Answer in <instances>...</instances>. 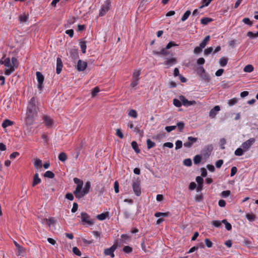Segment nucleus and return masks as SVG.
<instances>
[{"instance_id":"22","label":"nucleus","mask_w":258,"mask_h":258,"mask_svg":"<svg viewBox=\"0 0 258 258\" xmlns=\"http://www.w3.org/2000/svg\"><path fill=\"white\" fill-rule=\"evenodd\" d=\"M210 39V36L209 35L206 36L203 41L200 44V47L202 48H205Z\"/></svg>"},{"instance_id":"10","label":"nucleus","mask_w":258,"mask_h":258,"mask_svg":"<svg viewBox=\"0 0 258 258\" xmlns=\"http://www.w3.org/2000/svg\"><path fill=\"white\" fill-rule=\"evenodd\" d=\"M117 246L113 244L109 248H106L104 251V254L105 255H110L112 258L114 257V251L116 249Z\"/></svg>"},{"instance_id":"52","label":"nucleus","mask_w":258,"mask_h":258,"mask_svg":"<svg viewBox=\"0 0 258 258\" xmlns=\"http://www.w3.org/2000/svg\"><path fill=\"white\" fill-rule=\"evenodd\" d=\"M73 252L78 256L81 255V252L77 247H74L73 248Z\"/></svg>"},{"instance_id":"43","label":"nucleus","mask_w":258,"mask_h":258,"mask_svg":"<svg viewBox=\"0 0 258 258\" xmlns=\"http://www.w3.org/2000/svg\"><path fill=\"white\" fill-rule=\"evenodd\" d=\"M238 100L236 98H232L231 99H230L228 102V104L229 106H233L236 104L237 103Z\"/></svg>"},{"instance_id":"31","label":"nucleus","mask_w":258,"mask_h":258,"mask_svg":"<svg viewBox=\"0 0 258 258\" xmlns=\"http://www.w3.org/2000/svg\"><path fill=\"white\" fill-rule=\"evenodd\" d=\"M131 144L132 148L134 149L135 152L137 153H139L140 152V150L138 147L137 143L136 141H133Z\"/></svg>"},{"instance_id":"42","label":"nucleus","mask_w":258,"mask_h":258,"mask_svg":"<svg viewBox=\"0 0 258 258\" xmlns=\"http://www.w3.org/2000/svg\"><path fill=\"white\" fill-rule=\"evenodd\" d=\"M247 36L251 38H254L258 37V32L256 33H253L252 32L249 31L247 33Z\"/></svg>"},{"instance_id":"9","label":"nucleus","mask_w":258,"mask_h":258,"mask_svg":"<svg viewBox=\"0 0 258 258\" xmlns=\"http://www.w3.org/2000/svg\"><path fill=\"white\" fill-rule=\"evenodd\" d=\"M36 75L37 77V80L38 83V88L39 90H41L43 87V83L44 81V77L42 75V74L39 72H37Z\"/></svg>"},{"instance_id":"55","label":"nucleus","mask_w":258,"mask_h":258,"mask_svg":"<svg viewBox=\"0 0 258 258\" xmlns=\"http://www.w3.org/2000/svg\"><path fill=\"white\" fill-rule=\"evenodd\" d=\"M222 221L215 220L212 221V224L216 227H220L221 226Z\"/></svg>"},{"instance_id":"50","label":"nucleus","mask_w":258,"mask_h":258,"mask_svg":"<svg viewBox=\"0 0 258 258\" xmlns=\"http://www.w3.org/2000/svg\"><path fill=\"white\" fill-rule=\"evenodd\" d=\"M205 244L206 245V246L208 247V248H210L213 245V243L208 238H206L205 239Z\"/></svg>"},{"instance_id":"21","label":"nucleus","mask_w":258,"mask_h":258,"mask_svg":"<svg viewBox=\"0 0 258 258\" xmlns=\"http://www.w3.org/2000/svg\"><path fill=\"white\" fill-rule=\"evenodd\" d=\"M41 179L38 176V174L36 173L33 176L32 186H35L36 185L41 182Z\"/></svg>"},{"instance_id":"13","label":"nucleus","mask_w":258,"mask_h":258,"mask_svg":"<svg viewBox=\"0 0 258 258\" xmlns=\"http://www.w3.org/2000/svg\"><path fill=\"white\" fill-rule=\"evenodd\" d=\"M87 66L86 62L79 60L77 64V69L79 71H83L85 70Z\"/></svg>"},{"instance_id":"7","label":"nucleus","mask_w":258,"mask_h":258,"mask_svg":"<svg viewBox=\"0 0 258 258\" xmlns=\"http://www.w3.org/2000/svg\"><path fill=\"white\" fill-rule=\"evenodd\" d=\"M213 150L212 145L206 146L202 151V154L204 157H209Z\"/></svg>"},{"instance_id":"5","label":"nucleus","mask_w":258,"mask_h":258,"mask_svg":"<svg viewBox=\"0 0 258 258\" xmlns=\"http://www.w3.org/2000/svg\"><path fill=\"white\" fill-rule=\"evenodd\" d=\"M255 142V140L254 138H250L249 140L246 141L242 144L241 147L245 152H246L250 149Z\"/></svg>"},{"instance_id":"49","label":"nucleus","mask_w":258,"mask_h":258,"mask_svg":"<svg viewBox=\"0 0 258 258\" xmlns=\"http://www.w3.org/2000/svg\"><path fill=\"white\" fill-rule=\"evenodd\" d=\"M183 164L187 166H190L192 165V162L190 159H186L183 161Z\"/></svg>"},{"instance_id":"14","label":"nucleus","mask_w":258,"mask_h":258,"mask_svg":"<svg viewBox=\"0 0 258 258\" xmlns=\"http://www.w3.org/2000/svg\"><path fill=\"white\" fill-rule=\"evenodd\" d=\"M109 10V4L108 3L104 4L99 13V16H104Z\"/></svg>"},{"instance_id":"61","label":"nucleus","mask_w":258,"mask_h":258,"mask_svg":"<svg viewBox=\"0 0 258 258\" xmlns=\"http://www.w3.org/2000/svg\"><path fill=\"white\" fill-rule=\"evenodd\" d=\"M176 126L178 127L179 131H182V130H183V127H184V124L183 122H179L177 123V125Z\"/></svg>"},{"instance_id":"18","label":"nucleus","mask_w":258,"mask_h":258,"mask_svg":"<svg viewBox=\"0 0 258 258\" xmlns=\"http://www.w3.org/2000/svg\"><path fill=\"white\" fill-rule=\"evenodd\" d=\"M43 120L45 122V124L48 127H51L53 124V120L52 119L47 116H44L43 117Z\"/></svg>"},{"instance_id":"51","label":"nucleus","mask_w":258,"mask_h":258,"mask_svg":"<svg viewBox=\"0 0 258 258\" xmlns=\"http://www.w3.org/2000/svg\"><path fill=\"white\" fill-rule=\"evenodd\" d=\"M242 22L249 26H251L252 25V22L250 20V19L248 18H244L242 20Z\"/></svg>"},{"instance_id":"27","label":"nucleus","mask_w":258,"mask_h":258,"mask_svg":"<svg viewBox=\"0 0 258 258\" xmlns=\"http://www.w3.org/2000/svg\"><path fill=\"white\" fill-rule=\"evenodd\" d=\"M228 58L225 57H222L219 60V63L221 67H225L227 65L228 62Z\"/></svg>"},{"instance_id":"53","label":"nucleus","mask_w":258,"mask_h":258,"mask_svg":"<svg viewBox=\"0 0 258 258\" xmlns=\"http://www.w3.org/2000/svg\"><path fill=\"white\" fill-rule=\"evenodd\" d=\"M213 48L212 47H208L207 48V49H206L204 51V54L205 55H209L210 53H212V52L213 51Z\"/></svg>"},{"instance_id":"37","label":"nucleus","mask_w":258,"mask_h":258,"mask_svg":"<svg viewBox=\"0 0 258 258\" xmlns=\"http://www.w3.org/2000/svg\"><path fill=\"white\" fill-rule=\"evenodd\" d=\"M202 160L201 155H197L194 158V162L195 164H198L200 163Z\"/></svg>"},{"instance_id":"28","label":"nucleus","mask_w":258,"mask_h":258,"mask_svg":"<svg viewBox=\"0 0 258 258\" xmlns=\"http://www.w3.org/2000/svg\"><path fill=\"white\" fill-rule=\"evenodd\" d=\"M80 46L81 48V50L83 53H86V50L87 48L86 42L85 41H81L80 42Z\"/></svg>"},{"instance_id":"36","label":"nucleus","mask_w":258,"mask_h":258,"mask_svg":"<svg viewBox=\"0 0 258 258\" xmlns=\"http://www.w3.org/2000/svg\"><path fill=\"white\" fill-rule=\"evenodd\" d=\"M45 177L53 178L54 177V174L51 171H47L44 174Z\"/></svg>"},{"instance_id":"48","label":"nucleus","mask_w":258,"mask_h":258,"mask_svg":"<svg viewBox=\"0 0 258 258\" xmlns=\"http://www.w3.org/2000/svg\"><path fill=\"white\" fill-rule=\"evenodd\" d=\"M182 146V142L180 140H177L175 143V149H180Z\"/></svg>"},{"instance_id":"60","label":"nucleus","mask_w":258,"mask_h":258,"mask_svg":"<svg viewBox=\"0 0 258 258\" xmlns=\"http://www.w3.org/2000/svg\"><path fill=\"white\" fill-rule=\"evenodd\" d=\"M176 126L172 125V126H167L165 127V130L169 133L171 131L175 130L176 128Z\"/></svg>"},{"instance_id":"24","label":"nucleus","mask_w":258,"mask_h":258,"mask_svg":"<svg viewBox=\"0 0 258 258\" xmlns=\"http://www.w3.org/2000/svg\"><path fill=\"white\" fill-rule=\"evenodd\" d=\"M16 249L17 250V254L18 255H23L25 253V248L20 245L18 246L17 247H16Z\"/></svg>"},{"instance_id":"17","label":"nucleus","mask_w":258,"mask_h":258,"mask_svg":"<svg viewBox=\"0 0 258 258\" xmlns=\"http://www.w3.org/2000/svg\"><path fill=\"white\" fill-rule=\"evenodd\" d=\"M42 223L43 224H46L48 226L54 225L55 223V220L53 218H50L49 219L44 218L42 219Z\"/></svg>"},{"instance_id":"12","label":"nucleus","mask_w":258,"mask_h":258,"mask_svg":"<svg viewBox=\"0 0 258 258\" xmlns=\"http://www.w3.org/2000/svg\"><path fill=\"white\" fill-rule=\"evenodd\" d=\"M220 110V106L218 105L215 106L213 108H212L210 110V111L209 112L210 117L212 118H215Z\"/></svg>"},{"instance_id":"57","label":"nucleus","mask_w":258,"mask_h":258,"mask_svg":"<svg viewBox=\"0 0 258 258\" xmlns=\"http://www.w3.org/2000/svg\"><path fill=\"white\" fill-rule=\"evenodd\" d=\"M139 81L137 79H133V81L132 82V83H131V87L132 88H134L135 86H136L137 85H138L139 84Z\"/></svg>"},{"instance_id":"8","label":"nucleus","mask_w":258,"mask_h":258,"mask_svg":"<svg viewBox=\"0 0 258 258\" xmlns=\"http://www.w3.org/2000/svg\"><path fill=\"white\" fill-rule=\"evenodd\" d=\"M179 98L182 102V104L184 106H189L196 104V102L195 100L188 101L184 96L181 95Z\"/></svg>"},{"instance_id":"25","label":"nucleus","mask_w":258,"mask_h":258,"mask_svg":"<svg viewBox=\"0 0 258 258\" xmlns=\"http://www.w3.org/2000/svg\"><path fill=\"white\" fill-rule=\"evenodd\" d=\"M34 166L35 168H41L42 166V161L39 159H36L34 160Z\"/></svg>"},{"instance_id":"41","label":"nucleus","mask_w":258,"mask_h":258,"mask_svg":"<svg viewBox=\"0 0 258 258\" xmlns=\"http://www.w3.org/2000/svg\"><path fill=\"white\" fill-rule=\"evenodd\" d=\"M147 148L148 149H151L155 146V143L152 141L150 139H148L147 140Z\"/></svg>"},{"instance_id":"33","label":"nucleus","mask_w":258,"mask_h":258,"mask_svg":"<svg viewBox=\"0 0 258 258\" xmlns=\"http://www.w3.org/2000/svg\"><path fill=\"white\" fill-rule=\"evenodd\" d=\"M108 216V212L102 213L97 216V218L99 220H103Z\"/></svg>"},{"instance_id":"20","label":"nucleus","mask_w":258,"mask_h":258,"mask_svg":"<svg viewBox=\"0 0 258 258\" xmlns=\"http://www.w3.org/2000/svg\"><path fill=\"white\" fill-rule=\"evenodd\" d=\"M176 63V59L175 58H170L167 59L164 62V64L165 65L167 66L168 67H170L172 66Z\"/></svg>"},{"instance_id":"19","label":"nucleus","mask_w":258,"mask_h":258,"mask_svg":"<svg viewBox=\"0 0 258 258\" xmlns=\"http://www.w3.org/2000/svg\"><path fill=\"white\" fill-rule=\"evenodd\" d=\"M197 74L203 78H206V72L204 68L203 67H200L197 69Z\"/></svg>"},{"instance_id":"4","label":"nucleus","mask_w":258,"mask_h":258,"mask_svg":"<svg viewBox=\"0 0 258 258\" xmlns=\"http://www.w3.org/2000/svg\"><path fill=\"white\" fill-rule=\"evenodd\" d=\"M133 188L135 194L137 196H139L141 194V189L140 186V180L136 179L133 181Z\"/></svg>"},{"instance_id":"30","label":"nucleus","mask_w":258,"mask_h":258,"mask_svg":"<svg viewBox=\"0 0 258 258\" xmlns=\"http://www.w3.org/2000/svg\"><path fill=\"white\" fill-rule=\"evenodd\" d=\"M170 215V213L167 212L165 213H162V212H156L154 216L156 217H168Z\"/></svg>"},{"instance_id":"54","label":"nucleus","mask_w":258,"mask_h":258,"mask_svg":"<svg viewBox=\"0 0 258 258\" xmlns=\"http://www.w3.org/2000/svg\"><path fill=\"white\" fill-rule=\"evenodd\" d=\"M123 250L124 252L129 253L132 251V248L129 246H125L123 248Z\"/></svg>"},{"instance_id":"63","label":"nucleus","mask_w":258,"mask_h":258,"mask_svg":"<svg viewBox=\"0 0 258 258\" xmlns=\"http://www.w3.org/2000/svg\"><path fill=\"white\" fill-rule=\"evenodd\" d=\"M203 199V197L202 194L197 195L195 197V200L197 202H200Z\"/></svg>"},{"instance_id":"35","label":"nucleus","mask_w":258,"mask_h":258,"mask_svg":"<svg viewBox=\"0 0 258 258\" xmlns=\"http://www.w3.org/2000/svg\"><path fill=\"white\" fill-rule=\"evenodd\" d=\"M190 14H191V12L189 10L186 11L185 12V13L183 14V15L182 16V17L181 19V20L183 22L185 21L186 19H187V18H188V17L189 16Z\"/></svg>"},{"instance_id":"39","label":"nucleus","mask_w":258,"mask_h":258,"mask_svg":"<svg viewBox=\"0 0 258 258\" xmlns=\"http://www.w3.org/2000/svg\"><path fill=\"white\" fill-rule=\"evenodd\" d=\"M243 149L238 148L235 150L234 154L236 156H240L243 154Z\"/></svg>"},{"instance_id":"46","label":"nucleus","mask_w":258,"mask_h":258,"mask_svg":"<svg viewBox=\"0 0 258 258\" xmlns=\"http://www.w3.org/2000/svg\"><path fill=\"white\" fill-rule=\"evenodd\" d=\"M231 192L230 190H224L221 193V196L223 198L228 197L230 195Z\"/></svg>"},{"instance_id":"56","label":"nucleus","mask_w":258,"mask_h":258,"mask_svg":"<svg viewBox=\"0 0 258 258\" xmlns=\"http://www.w3.org/2000/svg\"><path fill=\"white\" fill-rule=\"evenodd\" d=\"M116 135L120 139H123L124 137L123 134L122 133L120 129H119V128H117L116 130Z\"/></svg>"},{"instance_id":"64","label":"nucleus","mask_w":258,"mask_h":258,"mask_svg":"<svg viewBox=\"0 0 258 258\" xmlns=\"http://www.w3.org/2000/svg\"><path fill=\"white\" fill-rule=\"evenodd\" d=\"M223 163V161L221 159L216 161L215 165L217 168H220Z\"/></svg>"},{"instance_id":"29","label":"nucleus","mask_w":258,"mask_h":258,"mask_svg":"<svg viewBox=\"0 0 258 258\" xmlns=\"http://www.w3.org/2000/svg\"><path fill=\"white\" fill-rule=\"evenodd\" d=\"M13 124V122L12 121H11L9 119H5L3 123H2V126L4 128H6L9 126L12 125Z\"/></svg>"},{"instance_id":"1","label":"nucleus","mask_w":258,"mask_h":258,"mask_svg":"<svg viewBox=\"0 0 258 258\" xmlns=\"http://www.w3.org/2000/svg\"><path fill=\"white\" fill-rule=\"evenodd\" d=\"M38 110L37 101L35 97H33L29 101L27 107L25 118V123L27 125H31L34 123L37 116Z\"/></svg>"},{"instance_id":"32","label":"nucleus","mask_w":258,"mask_h":258,"mask_svg":"<svg viewBox=\"0 0 258 258\" xmlns=\"http://www.w3.org/2000/svg\"><path fill=\"white\" fill-rule=\"evenodd\" d=\"M254 68L253 67L251 64H247L246 65L243 69V71L247 73H251L253 71Z\"/></svg>"},{"instance_id":"38","label":"nucleus","mask_w":258,"mask_h":258,"mask_svg":"<svg viewBox=\"0 0 258 258\" xmlns=\"http://www.w3.org/2000/svg\"><path fill=\"white\" fill-rule=\"evenodd\" d=\"M222 222L225 225V228L227 230L229 231V230H231V229H232L231 225L230 224V223L228 222L226 219L223 220L222 221Z\"/></svg>"},{"instance_id":"23","label":"nucleus","mask_w":258,"mask_h":258,"mask_svg":"<svg viewBox=\"0 0 258 258\" xmlns=\"http://www.w3.org/2000/svg\"><path fill=\"white\" fill-rule=\"evenodd\" d=\"M58 159L61 162H65L68 159V156L64 152H61L58 156Z\"/></svg>"},{"instance_id":"11","label":"nucleus","mask_w":258,"mask_h":258,"mask_svg":"<svg viewBox=\"0 0 258 258\" xmlns=\"http://www.w3.org/2000/svg\"><path fill=\"white\" fill-rule=\"evenodd\" d=\"M188 141L185 142L183 145L186 148H190L192 145L197 141L198 139L192 137H188Z\"/></svg>"},{"instance_id":"3","label":"nucleus","mask_w":258,"mask_h":258,"mask_svg":"<svg viewBox=\"0 0 258 258\" xmlns=\"http://www.w3.org/2000/svg\"><path fill=\"white\" fill-rule=\"evenodd\" d=\"M0 63L4 64L6 67L5 74L7 76H9L13 73L18 67L19 64L17 59L15 57H13L11 59L10 57L5 59L3 57L0 60Z\"/></svg>"},{"instance_id":"6","label":"nucleus","mask_w":258,"mask_h":258,"mask_svg":"<svg viewBox=\"0 0 258 258\" xmlns=\"http://www.w3.org/2000/svg\"><path fill=\"white\" fill-rule=\"evenodd\" d=\"M82 221L85 224L89 225H92L94 224V221L91 219L89 215L85 212H82L81 213Z\"/></svg>"},{"instance_id":"26","label":"nucleus","mask_w":258,"mask_h":258,"mask_svg":"<svg viewBox=\"0 0 258 258\" xmlns=\"http://www.w3.org/2000/svg\"><path fill=\"white\" fill-rule=\"evenodd\" d=\"M141 74V70H135L133 74V79L140 80V75Z\"/></svg>"},{"instance_id":"15","label":"nucleus","mask_w":258,"mask_h":258,"mask_svg":"<svg viewBox=\"0 0 258 258\" xmlns=\"http://www.w3.org/2000/svg\"><path fill=\"white\" fill-rule=\"evenodd\" d=\"M71 56L74 59H76L78 58V50L76 47L71 48L70 51Z\"/></svg>"},{"instance_id":"47","label":"nucleus","mask_w":258,"mask_h":258,"mask_svg":"<svg viewBox=\"0 0 258 258\" xmlns=\"http://www.w3.org/2000/svg\"><path fill=\"white\" fill-rule=\"evenodd\" d=\"M99 91L100 89L98 87H95L92 91V96L93 97H95Z\"/></svg>"},{"instance_id":"34","label":"nucleus","mask_w":258,"mask_h":258,"mask_svg":"<svg viewBox=\"0 0 258 258\" xmlns=\"http://www.w3.org/2000/svg\"><path fill=\"white\" fill-rule=\"evenodd\" d=\"M212 20H213L211 18L205 17L201 20V22L203 25H207L209 22H212Z\"/></svg>"},{"instance_id":"44","label":"nucleus","mask_w":258,"mask_h":258,"mask_svg":"<svg viewBox=\"0 0 258 258\" xmlns=\"http://www.w3.org/2000/svg\"><path fill=\"white\" fill-rule=\"evenodd\" d=\"M128 115L134 118H137L138 114L135 110L132 109L128 112Z\"/></svg>"},{"instance_id":"2","label":"nucleus","mask_w":258,"mask_h":258,"mask_svg":"<svg viewBox=\"0 0 258 258\" xmlns=\"http://www.w3.org/2000/svg\"><path fill=\"white\" fill-rule=\"evenodd\" d=\"M73 180L74 182L77 184L75 190L73 192L76 198L80 199L89 192L91 189L90 181H87L84 187H83V181L82 180L77 177L74 178Z\"/></svg>"},{"instance_id":"16","label":"nucleus","mask_w":258,"mask_h":258,"mask_svg":"<svg viewBox=\"0 0 258 258\" xmlns=\"http://www.w3.org/2000/svg\"><path fill=\"white\" fill-rule=\"evenodd\" d=\"M62 68V62L61 61V59L59 57L57 58L56 60V73L57 74H60V73L61 71Z\"/></svg>"},{"instance_id":"58","label":"nucleus","mask_w":258,"mask_h":258,"mask_svg":"<svg viewBox=\"0 0 258 258\" xmlns=\"http://www.w3.org/2000/svg\"><path fill=\"white\" fill-rule=\"evenodd\" d=\"M178 46L177 44H175L174 42H173V41H170L169 42L167 45H166V49H170L171 47H172V46Z\"/></svg>"},{"instance_id":"59","label":"nucleus","mask_w":258,"mask_h":258,"mask_svg":"<svg viewBox=\"0 0 258 258\" xmlns=\"http://www.w3.org/2000/svg\"><path fill=\"white\" fill-rule=\"evenodd\" d=\"M65 198L70 201H73L74 200V196L70 192L67 193L65 196Z\"/></svg>"},{"instance_id":"62","label":"nucleus","mask_w":258,"mask_h":258,"mask_svg":"<svg viewBox=\"0 0 258 258\" xmlns=\"http://www.w3.org/2000/svg\"><path fill=\"white\" fill-rule=\"evenodd\" d=\"M19 152H13L12 153L10 156V158L11 159H15V158H16L17 156H18L19 155Z\"/></svg>"},{"instance_id":"45","label":"nucleus","mask_w":258,"mask_h":258,"mask_svg":"<svg viewBox=\"0 0 258 258\" xmlns=\"http://www.w3.org/2000/svg\"><path fill=\"white\" fill-rule=\"evenodd\" d=\"M173 104L177 107H179L181 106L182 105V102L180 101V100H178L177 99H173Z\"/></svg>"},{"instance_id":"40","label":"nucleus","mask_w":258,"mask_h":258,"mask_svg":"<svg viewBox=\"0 0 258 258\" xmlns=\"http://www.w3.org/2000/svg\"><path fill=\"white\" fill-rule=\"evenodd\" d=\"M246 218L251 222L254 221L255 219V216L253 214H247L246 215Z\"/></svg>"}]
</instances>
